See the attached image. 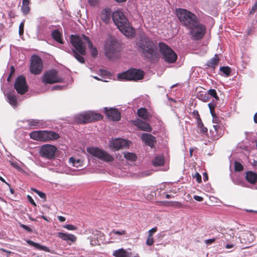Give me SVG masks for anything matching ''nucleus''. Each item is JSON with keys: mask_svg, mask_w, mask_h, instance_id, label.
Segmentation results:
<instances>
[{"mask_svg": "<svg viewBox=\"0 0 257 257\" xmlns=\"http://www.w3.org/2000/svg\"><path fill=\"white\" fill-rule=\"evenodd\" d=\"M138 51L143 57L152 63L157 62L160 54L156 44L147 36L141 37L137 43Z\"/></svg>", "mask_w": 257, "mask_h": 257, "instance_id": "f257e3e1", "label": "nucleus"}, {"mask_svg": "<svg viewBox=\"0 0 257 257\" xmlns=\"http://www.w3.org/2000/svg\"><path fill=\"white\" fill-rule=\"evenodd\" d=\"M71 43L73 47L69 53L78 62L84 64L85 59L83 56L86 54V44L88 46L92 47V42L89 38L85 35L81 36L71 35Z\"/></svg>", "mask_w": 257, "mask_h": 257, "instance_id": "f03ea898", "label": "nucleus"}, {"mask_svg": "<svg viewBox=\"0 0 257 257\" xmlns=\"http://www.w3.org/2000/svg\"><path fill=\"white\" fill-rule=\"evenodd\" d=\"M113 23L126 37L133 38L135 36V29L130 25L122 12L118 11L113 12Z\"/></svg>", "mask_w": 257, "mask_h": 257, "instance_id": "7ed1b4c3", "label": "nucleus"}, {"mask_svg": "<svg viewBox=\"0 0 257 257\" xmlns=\"http://www.w3.org/2000/svg\"><path fill=\"white\" fill-rule=\"evenodd\" d=\"M176 14L181 24L187 28L197 23L199 20L194 13L186 9H177Z\"/></svg>", "mask_w": 257, "mask_h": 257, "instance_id": "20e7f679", "label": "nucleus"}, {"mask_svg": "<svg viewBox=\"0 0 257 257\" xmlns=\"http://www.w3.org/2000/svg\"><path fill=\"white\" fill-rule=\"evenodd\" d=\"M31 139L43 142L57 140L60 138L58 134L52 131L46 130L34 131L30 134Z\"/></svg>", "mask_w": 257, "mask_h": 257, "instance_id": "39448f33", "label": "nucleus"}, {"mask_svg": "<svg viewBox=\"0 0 257 257\" xmlns=\"http://www.w3.org/2000/svg\"><path fill=\"white\" fill-rule=\"evenodd\" d=\"M145 75L144 71L141 69L131 68L126 71L119 73L117 78L118 80L138 81L143 79Z\"/></svg>", "mask_w": 257, "mask_h": 257, "instance_id": "423d86ee", "label": "nucleus"}, {"mask_svg": "<svg viewBox=\"0 0 257 257\" xmlns=\"http://www.w3.org/2000/svg\"><path fill=\"white\" fill-rule=\"evenodd\" d=\"M103 116L99 113L92 111L79 114L76 116L75 120L78 123H86L102 119Z\"/></svg>", "mask_w": 257, "mask_h": 257, "instance_id": "0eeeda50", "label": "nucleus"}, {"mask_svg": "<svg viewBox=\"0 0 257 257\" xmlns=\"http://www.w3.org/2000/svg\"><path fill=\"white\" fill-rule=\"evenodd\" d=\"M160 53L166 62L173 63L176 62L177 55L168 45L163 42L159 44Z\"/></svg>", "mask_w": 257, "mask_h": 257, "instance_id": "6e6552de", "label": "nucleus"}, {"mask_svg": "<svg viewBox=\"0 0 257 257\" xmlns=\"http://www.w3.org/2000/svg\"><path fill=\"white\" fill-rule=\"evenodd\" d=\"M190 30V34L195 40L201 39L206 33L205 26L200 23L199 20L198 22L193 24L188 28Z\"/></svg>", "mask_w": 257, "mask_h": 257, "instance_id": "1a4fd4ad", "label": "nucleus"}, {"mask_svg": "<svg viewBox=\"0 0 257 257\" xmlns=\"http://www.w3.org/2000/svg\"><path fill=\"white\" fill-rule=\"evenodd\" d=\"M42 81L45 84H53L62 82L63 79L58 75V71L56 70L51 69L44 73Z\"/></svg>", "mask_w": 257, "mask_h": 257, "instance_id": "9d476101", "label": "nucleus"}, {"mask_svg": "<svg viewBox=\"0 0 257 257\" xmlns=\"http://www.w3.org/2000/svg\"><path fill=\"white\" fill-rule=\"evenodd\" d=\"M87 151L92 156L104 162H111L112 157L105 151L98 148L91 147L87 149Z\"/></svg>", "mask_w": 257, "mask_h": 257, "instance_id": "9b49d317", "label": "nucleus"}, {"mask_svg": "<svg viewBox=\"0 0 257 257\" xmlns=\"http://www.w3.org/2000/svg\"><path fill=\"white\" fill-rule=\"evenodd\" d=\"M87 151L92 156L104 162H111L112 157L105 151L98 148L91 147L87 149Z\"/></svg>", "mask_w": 257, "mask_h": 257, "instance_id": "f8f14e48", "label": "nucleus"}, {"mask_svg": "<svg viewBox=\"0 0 257 257\" xmlns=\"http://www.w3.org/2000/svg\"><path fill=\"white\" fill-rule=\"evenodd\" d=\"M57 148L53 145L45 144L42 146L39 151L40 155L48 160H52L54 158Z\"/></svg>", "mask_w": 257, "mask_h": 257, "instance_id": "ddd939ff", "label": "nucleus"}, {"mask_svg": "<svg viewBox=\"0 0 257 257\" xmlns=\"http://www.w3.org/2000/svg\"><path fill=\"white\" fill-rule=\"evenodd\" d=\"M14 88L18 93L23 95L29 90V86L27 84L26 79L23 75L19 76L16 79Z\"/></svg>", "mask_w": 257, "mask_h": 257, "instance_id": "4468645a", "label": "nucleus"}, {"mask_svg": "<svg viewBox=\"0 0 257 257\" xmlns=\"http://www.w3.org/2000/svg\"><path fill=\"white\" fill-rule=\"evenodd\" d=\"M30 71L34 74H39L43 70V63L41 58L34 55L31 60Z\"/></svg>", "mask_w": 257, "mask_h": 257, "instance_id": "2eb2a0df", "label": "nucleus"}, {"mask_svg": "<svg viewBox=\"0 0 257 257\" xmlns=\"http://www.w3.org/2000/svg\"><path fill=\"white\" fill-rule=\"evenodd\" d=\"M104 53L108 59L112 58V37L109 35L107 40L104 42L103 45Z\"/></svg>", "mask_w": 257, "mask_h": 257, "instance_id": "dca6fc26", "label": "nucleus"}, {"mask_svg": "<svg viewBox=\"0 0 257 257\" xmlns=\"http://www.w3.org/2000/svg\"><path fill=\"white\" fill-rule=\"evenodd\" d=\"M131 123L140 130L148 132H151L152 130V128L149 123L139 118L131 120Z\"/></svg>", "mask_w": 257, "mask_h": 257, "instance_id": "f3484780", "label": "nucleus"}, {"mask_svg": "<svg viewBox=\"0 0 257 257\" xmlns=\"http://www.w3.org/2000/svg\"><path fill=\"white\" fill-rule=\"evenodd\" d=\"M131 142L121 138L113 140V149L115 150L128 149Z\"/></svg>", "mask_w": 257, "mask_h": 257, "instance_id": "a211bd4d", "label": "nucleus"}, {"mask_svg": "<svg viewBox=\"0 0 257 257\" xmlns=\"http://www.w3.org/2000/svg\"><path fill=\"white\" fill-rule=\"evenodd\" d=\"M141 138L142 142L151 148H153L156 143V138L150 134L143 133Z\"/></svg>", "mask_w": 257, "mask_h": 257, "instance_id": "6ab92c4d", "label": "nucleus"}, {"mask_svg": "<svg viewBox=\"0 0 257 257\" xmlns=\"http://www.w3.org/2000/svg\"><path fill=\"white\" fill-rule=\"evenodd\" d=\"M57 236L63 240L68 241L69 245H71L72 243L75 242L77 240L76 236L72 234L59 232L57 233Z\"/></svg>", "mask_w": 257, "mask_h": 257, "instance_id": "aec40b11", "label": "nucleus"}, {"mask_svg": "<svg viewBox=\"0 0 257 257\" xmlns=\"http://www.w3.org/2000/svg\"><path fill=\"white\" fill-rule=\"evenodd\" d=\"M111 10L110 8H105L101 12L100 18L101 20L105 24L109 23Z\"/></svg>", "mask_w": 257, "mask_h": 257, "instance_id": "412c9836", "label": "nucleus"}, {"mask_svg": "<svg viewBox=\"0 0 257 257\" xmlns=\"http://www.w3.org/2000/svg\"><path fill=\"white\" fill-rule=\"evenodd\" d=\"M26 242L29 245L34 247L37 249H38L40 250H44L45 251L48 252H52V251H51L50 249L48 247L43 245H41L39 243L35 242L33 241L32 240L28 239L26 240Z\"/></svg>", "mask_w": 257, "mask_h": 257, "instance_id": "4be33fe9", "label": "nucleus"}, {"mask_svg": "<svg viewBox=\"0 0 257 257\" xmlns=\"http://www.w3.org/2000/svg\"><path fill=\"white\" fill-rule=\"evenodd\" d=\"M132 252H129L123 248L115 250L113 252V256L115 257H132Z\"/></svg>", "mask_w": 257, "mask_h": 257, "instance_id": "5701e85b", "label": "nucleus"}, {"mask_svg": "<svg viewBox=\"0 0 257 257\" xmlns=\"http://www.w3.org/2000/svg\"><path fill=\"white\" fill-rule=\"evenodd\" d=\"M219 59L217 54L210 59L206 63V65L211 68L215 69L219 62Z\"/></svg>", "mask_w": 257, "mask_h": 257, "instance_id": "b1692460", "label": "nucleus"}, {"mask_svg": "<svg viewBox=\"0 0 257 257\" xmlns=\"http://www.w3.org/2000/svg\"><path fill=\"white\" fill-rule=\"evenodd\" d=\"M138 115L145 120L149 119L150 114L146 108L142 107L137 110Z\"/></svg>", "mask_w": 257, "mask_h": 257, "instance_id": "393cba45", "label": "nucleus"}, {"mask_svg": "<svg viewBox=\"0 0 257 257\" xmlns=\"http://www.w3.org/2000/svg\"><path fill=\"white\" fill-rule=\"evenodd\" d=\"M245 178L251 184H255L257 181V174L252 171L246 173Z\"/></svg>", "mask_w": 257, "mask_h": 257, "instance_id": "a878e982", "label": "nucleus"}, {"mask_svg": "<svg viewBox=\"0 0 257 257\" xmlns=\"http://www.w3.org/2000/svg\"><path fill=\"white\" fill-rule=\"evenodd\" d=\"M7 98L9 103L13 106H17L18 105L17 99L14 92H10L7 94Z\"/></svg>", "mask_w": 257, "mask_h": 257, "instance_id": "bb28decb", "label": "nucleus"}, {"mask_svg": "<svg viewBox=\"0 0 257 257\" xmlns=\"http://www.w3.org/2000/svg\"><path fill=\"white\" fill-rule=\"evenodd\" d=\"M51 36L53 39L56 42L60 44H63V41L62 39V35L58 30L56 29L53 31L51 33Z\"/></svg>", "mask_w": 257, "mask_h": 257, "instance_id": "cd10ccee", "label": "nucleus"}, {"mask_svg": "<svg viewBox=\"0 0 257 257\" xmlns=\"http://www.w3.org/2000/svg\"><path fill=\"white\" fill-rule=\"evenodd\" d=\"M30 3L29 0H23L22 1L21 11L25 15H28L30 11Z\"/></svg>", "mask_w": 257, "mask_h": 257, "instance_id": "c85d7f7f", "label": "nucleus"}, {"mask_svg": "<svg viewBox=\"0 0 257 257\" xmlns=\"http://www.w3.org/2000/svg\"><path fill=\"white\" fill-rule=\"evenodd\" d=\"M165 163L164 159L163 156H158L155 157L152 161V164L154 166H161Z\"/></svg>", "mask_w": 257, "mask_h": 257, "instance_id": "c756f323", "label": "nucleus"}, {"mask_svg": "<svg viewBox=\"0 0 257 257\" xmlns=\"http://www.w3.org/2000/svg\"><path fill=\"white\" fill-rule=\"evenodd\" d=\"M27 122H28V125L31 127H40L43 124L42 121L39 119H28Z\"/></svg>", "mask_w": 257, "mask_h": 257, "instance_id": "7c9ffc66", "label": "nucleus"}, {"mask_svg": "<svg viewBox=\"0 0 257 257\" xmlns=\"http://www.w3.org/2000/svg\"><path fill=\"white\" fill-rule=\"evenodd\" d=\"M197 126L199 130V133L202 134H207L208 129L207 127L204 126L202 120H200L197 121Z\"/></svg>", "mask_w": 257, "mask_h": 257, "instance_id": "2f4dec72", "label": "nucleus"}, {"mask_svg": "<svg viewBox=\"0 0 257 257\" xmlns=\"http://www.w3.org/2000/svg\"><path fill=\"white\" fill-rule=\"evenodd\" d=\"M124 158L127 161L134 162L137 159V155L133 153L124 152L123 153Z\"/></svg>", "mask_w": 257, "mask_h": 257, "instance_id": "473e14b6", "label": "nucleus"}, {"mask_svg": "<svg viewBox=\"0 0 257 257\" xmlns=\"http://www.w3.org/2000/svg\"><path fill=\"white\" fill-rule=\"evenodd\" d=\"M69 161L74 167H79L82 165V161L80 159H76L74 157H70Z\"/></svg>", "mask_w": 257, "mask_h": 257, "instance_id": "72a5a7b5", "label": "nucleus"}, {"mask_svg": "<svg viewBox=\"0 0 257 257\" xmlns=\"http://www.w3.org/2000/svg\"><path fill=\"white\" fill-rule=\"evenodd\" d=\"M99 72L100 75L104 78V79H101L102 81L104 82H108V80H106V78H108L109 79H111V74L107 71L101 69Z\"/></svg>", "mask_w": 257, "mask_h": 257, "instance_id": "f704fd0d", "label": "nucleus"}, {"mask_svg": "<svg viewBox=\"0 0 257 257\" xmlns=\"http://www.w3.org/2000/svg\"><path fill=\"white\" fill-rule=\"evenodd\" d=\"M197 97L199 99L203 102H207L209 100V97L208 94L206 92L200 93L197 95Z\"/></svg>", "mask_w": 257, "mask_h": 257, "instance_id": "c9c22d12", "label": "nucleus"}, {"mask_svg": "<svg viewBox=\"0 0 257 257\" xmlns=\"http://www.w3.org/2000/svg\"><path fill=\"white\" fill-rule=\"evenodd\" d=\"M220 71L224 74L226 76L230 75L231 70L228 66H222L220 67Z\"/></svg>", "mask_w": 257, "mask_h": 257, "instance_id": "e433bc0d", "label": "nucleus"}, {"mask_svg": "<svg viewBox=\"0 0 257 257\" xmlns=\"http://www.w3.org/2000/svg\"><path fill=\"white\" fill-rule=\"evenodd\" d=\"M210 137L213 140H218L220 137V134L217 132L215 130L210 129Z\"/></svg>", "mask_w": 257, "mask_h": 257, "instance_id": "4c0bfd02", "label": "nucleus"}, {"mask_svg": "<svg viewBox=\"0 0 257 257\" xmlns=\"http://www.w3.org/2000/svg\"><path fill=\"white\" fill-rule=\"evenodd\" d=\"M121 114L118 110L115 108H113V121H118L120 119Z\"/></svg>", "mask_w": 257, "mask_h": 257, "instance_id": "58836bf2", "label": "nucleus"}, {"mask_svg": "<svg viewBox=\"0 0 257 257\" xmlns=\"http://www.w3.org/2000/svg\"><path fill=\"white\" fill-rule=\"evenodd\" d=\"M172 207L177 208H186L187 206L181 203L180 202L175 201L171 203V205Z\"/></svg>", "mask_w": 257, "mask_h": 257, "instance_id": "ea45409f", "label": "nucleus"}, {"mask_svg": "<svg viewBox=\"0 0 257 257\" xmlns=\"http://www.w3.org/2000/svg\"><path fill=\"white\" fill-rule=\"evenodd\" d=\"M113 58L114 57V51H115V49H116V51L117 52H119L121 50V46L119 44V43L117 42V41L113 39Z\"/></svg>", "mask_w": 257, "mask_h": 257, "instance_id": "a19ab883", "label": "nucleus"}, {"mask_svg": "<svg viewBox=\"0 0 257 257\" xmlns=\"http://www.w3.org/2000/svg\"><path fill=\"white\" fill-rule=\"evenodd\" d=\"M88 48L90 50V53L91 56L93 58H96L98 55V51L96 47H93V44H92V47L88 46Z\"/></svg>", "mask_w": 257, "mask_h": 257, "instance_id": "79ce46f5", "label": "nucleus"}, {"mask_svg": "<svg viewBox=\"0 0 257 257\" xmlns=\"http://www.w3.org/2000/svg\"><path fill=\"white\" fill-rule=\"evenodd\" d=\"M31 190L37 193L44 201H46L47 197L45 193L38 190L35 188H32Z\"/></svg>", "mask_w": 257, "mask_h": 257, "instance_id": "37998d69", "label": "nucleus"}, {"mask_svg": "<svg viewBox=\"0 0 257 257\" xmlns=\"http://www.w3.org/2000/svg\"><path fill=\"white\" fill-rule=\"evenodd\" d=\"M105 114L107 118L110 120H112V108L110 107L108 109L107 107L104 108Z\"/></svg>", "mask_w": 257, "mask_h": 257, "instance_id": "c03bdc74", "label": "nucleus"}, {"mask_svg": "<svg viewBox=\"0 0 257 257\" xmlns=\"http://www.w3.org/2000/svg\"><path fill=\"white\" fill-rule=\"evenodd\" d=\"M207 93L208 94V95H210V96L214 97L216 100H219V97L217 95L216 91L214 89H210L207 91Z\"/></svg>", "mask_w": 257, "mask_h": 257, "instance_id": "a18cd8bd", "label": "nucleus"}, {"mask_svg": "<svg viewBox=\"0 0 257 257\" xmlns=\"http://www.w3.org/2000/svg\"><path fill=\"white\" fill-rule=\"evenodd\" d=\"M243 169V167L241 165V163H240L238 162L235 161L234 162V170L235 171L237 172H240L242 171Z\"/></svg>", "mask_w": 257, "mask_h": 257, "instance_id": "49530a36", "label": "nucleus"}, {"mask_svg": "<svg viewBox=\"0 0 257 257\" xmlns=\"http://www.w3.org/2000/svg\"><path fill=\"white\" fill-rule=\"evenodd\" d=\"M25 20H23L20 24L19 28V34L20 36L24 34Z\"/></svg>", "mask_w": 257, "mask_h": 257, "instance_id": "de8ad7c7", "label": "nucleus"}, {"mask_svg": "<svg viewBox=\"0 0 257 257\" xmlns=\"http://www.w3.org/2000/svg\"><path fill=\"white\" fill-rule=\"evenodd\" d=\"M192 177L194 179H195L196 181L198 183H200L202 182L201 176L200 174L198 172H196L194 175H192Z\"/></svg>", "mask_w": 257, "mask_h": 257, "instance_id": "09e8293b", "label": "nucleus"}, {"mask_svg": "<svg viewBox=\"0 0 257 257\" xmlns=\"http://www.w3.org/2000/svg\"><path fill=\"white\" fill-rule=\"evenodd\" d=\"M208 106L209 108L210 113L211 114V115H215V104L213 103H209L208 104Z\"/></svg>", "mask_w": 257, "mask_h": 257, "instance_id": "8fccbe9b", "label": "nucleus"}, {"mask_svg": "<svg viewBox=\"0 0 257 257\" xmlns=\"http://www.w3.org/2000/svg\"><path fill=\"white\" fill-rule=\"evenodd\" d=\"M154 238L153 236H151V235H148L147 241H146V244L147 245L149 246L152 245L154 243Z\"/></svg>", "mask_w": 257, "mask_h": 257, "instance_id": "3c124183", "label": "nucleus"}, {"mask_svg": "<svg viewBox=\"0 0 257 257\" xmlns=\"http://www.w3.org/2000/svg\"><path fill=\"white\" fill-rule=\"evenodd\" d=\"M212 129L215 130V131L220 134V137H221L222 135V128L219 124H215L213 126Z\"/></svg>", "mask_w": 257, "mask_h": 257, "instance_id": "603ef678", "label": "nucleus"}, {"mask_svg": "<svg viewBox=\"0 0 257 257\" xmlns=\"http://www.w3.org/2000/svg\"><path fill=\"white\" fill-rule=\"evenodd\" d=\"M192 114L193 117L196 119V121H198L201 119L200 117L199 112L197 110H194L192 112Z\"/></svg>", "mask_w": 257, "mask_h": 257, "instance_id": "864d4df0", "label": "nucleus"}, {"mask_svg": "<svg viewBox=\"0 0 257 257\" xmlns=\"http://www.w3.org/2000/svg\"><path fill=\"white\" fill-rule=\"evenodd\" d=\"M222 238H224V239L227 241H231L233 238V236H231L229 233H225L223 234V236L221 237Z\"/></svg>", "mask_w": 257, "mask_h": 257, "instance_id": "5fc2aeb1", "label": "nucleus"}, {"mask_svg": "<svg viewBox=\"0 0 257 257\" xmlns=\"http://www.w3.org/2000/svg\"><path fill=\"white\" fill-rule=\"evenodd\" d=\"M63 227L69 230H76L77 227L72 224H66L63 226Z\"/></svg>", "mask_w": 257, "mask_h": 257, "instance_id": "6e6d98bb", "label": "nucleus"}, {"mask_svg": "<svg viewBox=\"0 0 257 257\" xmlns=\"http://www.w3.org/2000/svg\"><path fill=\"white\" fill-rule=\"evenodd\" d=\"M212 122L214 123H216V124H219L221 122L220 118L216 115L215 113V115H212Z\"/></svg>", "mask_w": 257, "mask_h": 257, "instance_id": "4d7b16f0", "label": "nucleus"}, {"mask_svg": "<svg viewBox=\"0 0 257 257\" xmlns=\"http://www.w3.org/2000/svg\"><path fill=\"white\" fill-rule=\"evenodd\" d=\"M126 233V231L124 230H120L118 231H115L113 230V234H115L116 235H124Z\"/></svg>", "mask_w": 257, "mask_h": 257, "instance_id": "13d9d810", "label": "nucleus"}, {"mask_svg": "<svg viewBox=\"0 0 257 257\" xmlns=\"http://www.w3.org/2000/svg\"><path fill=\"white\" fill-rule=\"evenodd\" d=\"M257 11V1L252 6L251 10L250 11L249 14L252 15Z\"/></svg>", "mask_w": 257, "mask_h": 257, "instance_id": "bf43d9fd", "label": "nucleus"}, {"mask_svg": "<svg viewBox=\"0 0 257 257\" xmlns=\"http://www.w3.org/2000/svg\"><path fill=\"white\" fill-rule=\"evenodd\" d=\"M98 0H88V4L92 7H95L98 4Z\"/></svg>", "mask_w": 257, "mask_h": 257, "instance_id": "052dcab7", "label": "nucleus"}, {"mask_svg": "<svg viewBox=\"0 0 257 257\" xmlns=\"http://www.w3.org/2000/svg\"><path fill=\"white\" fill-rule=\"evenodd\" d=\"M27 197L28 201L32 205H33L34 206H37L36 203H35V202L34 201V200H33V199L32 198V197L31 196L28 195H27Z\"/></svg>", "mask_w": 257, "mask_h": 257, "instance_id": "680f3d73", "label": "nucleus"}, {"mask_svg": "<svg viewBox=\"0 0 257 257\" xmlns=\"http://www.w3.org/2000/svg\"><path fill=\"white\" fill-rule=\"evenodd\" d=\"M215 240H216L215 238L208 239L205 240V242L207 244H211V243L215 242Z\"/></svg>", "mask_w": 257, "mask_h": 257, "instance_id": "e2e57ef3", "label": "nucleus"}, {"mask_svg": "<svg viewBox=\"0 0 257 257\" xmlns=\"http://www.w3.org/2000/svg\"><path fill=\"white\" fill-rule=\"evenodd\" d=\"M20 226L22 228H23V229H25L26 230L28 231V232H32V231L31 228L30 227H29L28 226H27V225H24V224H21Z\"/></svg>", "mask_w": 257, "mask_h": 257, "instance_id": "0e129e2a", "label": "nucleus"}, {"mask_svg": "<svg viewBox=\"0 0 257 257\" xmlns=\"http://www.w3.org/2000/svg\"><path fill=\"white\" fill-rule=\"evenodd\" d=\"M157 230V227H154L153 228H152L151 229H150L149 231V234L148 235H151V236H153V234L156 232Z\"/></svg>", "mask_w": 257, "mask_h": 257, "instance_id": "69168bd1", "label": "nucleus"}, {"mask_svg": "<svg viewBox=\"0 0 257 257\" xmlns=\"http://www.w3.org/2000/svg\"><path fill=\"white\" fill-rule=\"evenodd\" d=\"M194 199L195 200L199 202L202 201L203 200V198L202 197L198 195L194 196Z\"/></svg>", "mask_w": 257, "mask_h": 257, "instance_id": "338daca9", "label": "nucleus"}, {"mask_svg": "<svg viewBox=\"0 0 257 257\" xmlns=\"http://www.w3.org/2000/svg\"><path fill=\"white\" fill-rule=\"evenodd\" d=\"M203 180L205 182L208 180V176L206 172H204L203 174Z\"/></svg>", "mask_w": 257, "mask_h": 257, "instance_id": "774afa93", "label": "nucleus"}]
</instances>
